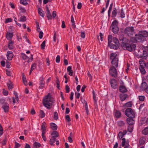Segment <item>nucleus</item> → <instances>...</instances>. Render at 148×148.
<instances>
[{"label":"nucleus","instance_id":"obj_47","mask_svg":"<svg viewBox=\"0 0 148 148\" xmlns=\"http://www.w3.org/2000/svg\"><path fill=\"white\" fill-rule=\"evenodd\" d=\"M21 55L22 58L24 60H26L27 58V56L25 53H22Z\"/></svg>","mask_w":148,"mask_h":148},{"label":"nucleus","instance_id":"obj_58","mask_svg":"<svg viewBox=\"0 0 148 148\" xmlns=\"http://www.w3.org/2000/svg\"><path fill=\"white\" fill-rule=\"evenodd\" d=\"M45 133H42V138L44 140V141H46V138L45 137Z\"/></svg>","mask_w":148,"mask_h":148},{"label":"nucleus","instance_id":"obj_63","mask_svg":"<svg viewBox=\"0 0 148 148\" xmlns=\"http://www.w3.org/2000/svg\"><path fill=\"white\" fill-rule=\"evenodd\" d=\"M128 131L130 132H131L132 131L133 128L131 126H129L128 127Z\"/></svg>","mask_w":148,"mask_h":148},{"label":"nucleus","instance_id":"obj_23","mask_svg":"<svg viewBox=\"0 0 148 148\" xmlns=\"http://www.w3.org/2000/svg\"><path fill=\"white\" fill-rule=\"evenodd\" d=\"M38 11L39 14L40 15V16H41L42 17H44L45 16V14L44 12L42 11V10L39 8H38Z\"/></svg>","mask_w":148,"mask_h":148},{"label":"nucleus","instance_id":"obj_42","mask_svg":"<svg viewBox=\"0 0 148 148\" xmlns=\"http://www.w3.org/2000/svg\"><path fill=\"white\" fill-rule=\"evenodd\" d=\"M56 83L57 84V87L59 89L60 87V82L59 81L58 78V77H57L56 78Z\"/></svg>","mask_w":148,"mask_h":148},{"label":"nucleus","instance_id":"obj_45","mask_svg":"<svg viewBox=\"0 0 148 148\" xmlns=\"http://www.w3.org/2000/svg\"><path fill=\"white\" fill-rule=\"evenodd\" d=\"M53 118L54 120H57L58 119V114L56 112H54Z\"/></svg>","mask_w":148,"mask_h":148},{"label":"nucleus","instance_id":"obj_14","mask_svg":"<svg viewBox=\"0 0 148 148\" xmlns=\"http://www.w3.org/2000/svg\"><path fill=\"white\" fill-rule=\"evenodd\" d=\"M119 90L120 92H125L127 91L126 87L123 86H121L119 88Z\"/></svg>","mask_w":148,"mask_h":148},{"label":"nucleus","instance_id":"obj_28","mask_svg":"<svg viewBox=\"0 0 148 148\" xmlns=\"http://www.w3.org/2000/svg\"><path fill=\"white\" fill-rule=\"evenodd\" d=\"M22 76L23 82L25 85L26 86L27 85V81L25 76L24 75V73L22 74Z\"/></svg>","mask_w":148,"mask_h":148},{"label":"nucleus","instance_id":"obj_49","mask_svg":"<svg viewBox=\"0 0 148 148\" xmlns=\"http://www.w3.org/2000/svg\"><path fill=\"white\" fill-rule=\"evenodd\" d=\"M118 24V22L116 20L114 21L112 23V26H117V25Z\"/></svg>","mask_w":148,"mask_h":148},{"label":"nucleus","instance_id":"obj_46","mask_svg":"<svg viewBox=\"0 0 148 148\" xmlns=\"http://www.w3.org/2000/svg\"><path fill=\"white\" fill-rule=\"evenodd\" d=\"M26 18L25 16H22L21 17L20 21L21 22H24L26 21Z\"/></svg>","mask_w":148,"mask_h":148},{"label":"nucleus","instance_id":"obj_39","mask_svg":"<svg viewBox=\"0 0 148 148\" xmlns=\"http://www.w3.org/2000/svg\"><path fill=\"white\" fill-rule=\"evenodd\" d=\"M40 116L41 118L44 117L45 115V114L44 112L42 110H40Z\"/></svg>","mask_w":148,"mask_h":148},{"label":"nucleus","instance_id":"obj_10","mask_svg":"<svg viewBox=\"0 0 148 148\" xmlns=\"http://www.w3.org/2000/svg\"><path fill=\"white\" fill-rule=\"evenodd\" d=\"M6 56L7 59L9 60H12L14 56L12 52V51H8L6 54Z\"/></svg>","mask_w":148,"mask_h":148},{"label":"nucleus","instance_id":"obj_33","mask_svg":"<svg viewBox=\"0 0 148 148\" xmlns=\"http://www.w3.org/2000/svg\"><path fill=\"white\" fill-rule=\"evenodd\" d=\"M112 42H113L116 45H119V42L118 39L115 37H113Z\"/></svg>","mask_w":148,"mask_h":148},{"label":"nucleus","instance_id":"obj_57","mask_svg":"<svg viewBox=\"0 0 148 148\" xmlns=\"http://www.w3.org/2000/svg\"><path fill=\"white\" fill-rule=\"evenodd\" d=\"M65 89L66 90V93H69L70 91V88L68 85H66Z\"/></svg>","mask_w":148,"mask_h":148},{"label":"nucleus","instance_id":"obj_26","mask_svg":"<svg viewBox=\"0 0 148 148\" xmlns=\"http://www.w3.org/2000/svg\"><path fill=\"white\" fill-rule=\"evenodd\" d=\"M52 137H58L59 136L58 133L57 131H53L52 132L51 134Z\"/></svg>","mask_w":148,"mask_h":148},{"label":"nucleus","instance_id":"obj_18","mask_svg":"<svg viewBox=\"0 0 148 148\" xmlns=\"http://www.w3.org/2000/svg\"><path fill=\"white\" fill-rule=\"evenodd\" d=\"M112 30L114 34H117L118 33L119 29L117 26H112Z\"/></svg>","mask_w":148,"mask_h":148},{"label":"nucleus","instance_id":"obj_37","mask_svg":"<svg viewBox=\"0 0 148 148\" xmlns=\"http://www.w3.org/2000/svg\"><path fill=\"white\" fill-rule=\"evenodd\" d=\"M145 67H140L139 69L141 73L143 74H145L146 73V71L144 69Z\"/></svg>","mask_w":148,"mask_h":148},{"label":"nucleus","instance_id":"obj_6","mask_svg":"<svg viewBox=\"0 0 148 148\" xmlns=\"http://www.w3.org/2000/svg\"><path fill=\"white\" fill-rule=\"evenodd\" d=\"M134 31V27L132 26L126 27L124 31L125 33L127 34L129 36L132 35L133 34V33Z\"/></svg>","mask_w":148,"mask_h":148},{"label":"nucleus","instance_id":"obj_16","mask_svg":"<svg viewBox=\"0 0 148 148\" xmlns=\"http://www.w3.org/2000/svg\"><path fill=\"white\" fill-rule=\"evenodd\" d=\"M2 108L5 112H8L9 111V105L8 104H5L2 106Z\"/></svg>","mask_w":148,"mask_h":148},{"label":"nucleus","instance_id":"obj_55","mask_svg":"<svg viewBox=\"0 0 148 148\" xmlns=\"http://www.w3.org/2000/svg\"><path fill=\"white\" fill-rule=\"evenodd\" d=\"M147 54L146 51H144L143 55L142 56V57H144L145 58L146 57H147Z\"/></svg>","mask_w":148,"mask_h":148},{"label":"nucleus","instance_id":"obj_34","mask_svg":"<svg viewBox=\"0 0 148 148\" xmlns=\"http://www.w3.org/2000/svg\"><path fill=\"white\" fill-rule=\"evenodd\" d=\"M56 138L52 137L50 140V144L51 145H53V143L56 141Z\"/></svg>","mask_w":148,"mask_h":148},{"label":"nucleus","instance_id":"obj_64","mask_svg":"<svg viewBox=\"0 0 148 148\" xmlns=\"http://www.w3.org/2000/svg\"><path fill=\"white\" fill-rule=\"evenodd\" d=\"M15 145L14 147V148H18L20 146V145L18 143L16 142H15Z\"/></svg>","mask_w":148,"mask_h":148},{"label":"nucleus","instance_id":"obj_27","mask_svg":"<svg viewBox=\"0 0 148 148\" xmlns=\"http://www.w3.org/2000/svg\"><path fill=\"white\" fill-rule=\"evenodd\" d=\"M145 143V140L144 138L142 137L139 139V143L140 145H143Z\"/></svg>","mask_w":148,"mask_h":148},{"label":"nucleus","instance_id":"obj_38","mask_svg":"<svg viewBox=\"0 0 148 148\" xmlns=\"http://www.w3.org/2000/svg\"><path fill=\"white\" fill-rule=\"evenodd\" d=\"M117 123L118 125L120 126H122L124 125V122L122 121H119L117 122Z\"/></svg>","mask_w":148,"mask_h":148},{"label":"nucleus","instance_id":"obj_40","mask_svg":"<svg viewBox=\"0 0 148 148\" xmlns=\"http://www.w3.org/2000/svg\"><path fill=\"white\" fill-rule=\"evenodd\" d=\"M112 6H113V3H112L110 5V6L109 8V10H108V16H110V13L112 9Z\"/></svg>","mask_w":148,"mask_h":148},{"label":"nucleus","instance_id":"obj_35","mask_svg":"<svg viewBox=\"0 0 148 148\" xmlns=\"http://www.w3.org/2000/svg\"><path fill=\"white\" fill-rule=\"evenodd\" d=\"M117 14V11L116 8H114L113 10L112 11V17H115Z\"/></svg>","mask_w":148,"mask_h":148},{"label":"nucleus","instance_id":"obj_9","mask_svg":"<svg viewBox=\"0 0 148 148\" xmlns=\"http://www.w3.org/2000/svg\"><path fill=\"white\" fill-rule=\"evenodd\" d=\"M46 16L48 18V20H51L52 19V16L51 14L50 11L49 10L48 7L47 6V5L46 7Z\"/></svg>","mask_w":148,"mask_h":148},{"label":"nucleus","instance_id":"obj_32","mask_svg":"<svg viewBox=\"0 0 148 148\" xmlns=\"http://www.w3.org/2000/svg\"><path fill=\"white\" fill-rule=\"evenodd\" d=\"M142 133L143 134L145 135H147L148 134V127H146L142 131Z\"/></svg>","mask_w":148,"mask_h":148},{"label":"nucleus","instance_id":"obj_13","mask_svg":"<svg viewBox=\"0 0 148 148\" xmlns=\"http://www.w3.org/2000/svg\"><path fill=\"white\" fill-rule=\"evenodd\" d=\"M108 45L110 46V48L111 49H117L118 47V45L115 44H113L112 43H108Z\"/></svg>","mask_w":148,"mask_h":148},{"label":"nucleus","instance_id":"obj_43","mask_svg":"<svg viewBox=\"0 0 148 148\" xmlns=\"http://www.w3.org/2000/svg\"><path fill=\"white\" fill-rule=\"evenodd\" d=\"M112 36L111 35H109L108 36V44H110L112 42Z\"/></svg>","mask_w":148,"mask_h":148},{"label":"nucleus","instance_id":"obj_29","mask_svg":"<svg viewBox=\"0 0 148 148\" xmlns=\"http://www.w3.org/2000/svg\"><path fill=\"white\" fill-rule=\"evenodd\" d=\"M71 21L72 23V25L73 28H75L76 26L75 24V21L73 15H72L71 16Z\"/></svg>","mask_w":148,"mask_h":148},{"label":"nucleus","instance_id":"obj_59","mask_svg":"<svg viewBox=\"0 0 148 148\" xmlns=\"http://www.w3.org/2000/svg\"><path fill=\"white\" fill-rule=\"evenodd\" d=\"M43 33L42 31H39V37L40 39H41L43 37Z\"/></svg>","mask_w":148,"mask_h":148},{"label":"nucleus","instance_id":"obj_44","mask_svg":"<svg viewBox=\"0 0 148 148\" xmlns=\"http://www.w3.org/2000/svg\"><path fill=\"white\" fill-rule=\"evenodd\" d=\"M27 1L24 0H20V3L25 5H27L28 3L26 2Z\"/></svg>","mask_w":148,"mask_h":148},{"label":"nucleus","instance_id":"obj_54","mask_svg":"<svg viewBox=\"0 0 148 148\" xmlns=\"http://www.w3.org/2000/svg\"><path fill=\"white\" fill-rule=\"evenodd\" d=\"M12 21V19L11 18H8L6 19L5 21V23H8L9 22H11Z\"/></svg>","mask_w":148,"mask_h":148},{"label":"nucleus","instance_id":"obj_21","mask_svg":"<svg viewBox=\"0 0 148 148\" xmlns=\"http://www.w3.org/2000/svg\"><path fill=\"white\" fill-rule=\"evenodd\" d=\"M71 66H69L67 67V71L69 72V74L70 76H72L73 75V71L71 69Z\"/></svg>","mask_w":148,"mask_h":148},{"label":"nucleus","instance_id":"obj_25","mask_svg":"<svg viewBox=\"0 0 148 148\" xmlns=\"http://www.w3.org/2000/svg\"><path fill=\"white\" fill-rule=\"evenodd\" d=\"M13 42L11 40L9 41L8 45V47L10 49H13Z\"/></svg>","mask_w":148,"mask_h":148},{"label":"nucleus","instance_id":"obj_19","mask_svg":"<svg viewBox=\"0 0 148 148\" xmlns=\"http://www.w3.org/2000/svg\"><path fill=\"white\" fill-rule=\"evenodd\" d=\"M139 33L145 38L146 37H147L148 36V33L146 31H139Z\"/></svg>","mask_w":148,"mask_h":148},{"label":"nucleus","instance_id":"obj_17","mask_svg":"<svg viewBox=\"0 0 148 148\" xmlns=\"http://www.w3.org/2000/svg\"><path fill=\"white\" fill-rule=\"evenodd\" d=\"M139 62L140 64V67H145L146 66V63L143 59H140L139 61Z\"/></svg>","mask_w":148,"mask_h":148},{"label":"nucleus","instance_id":"obj_20","mask_svg":"<svg viewBox=\"0 0 148 148\" xmlns=\"http://www.w3.org/2000/svg\"><path fill=\"white\" fill-rule=\"evenodd\" d=\"M51 128L53 130H56L57 129V126L56 124L53 123H51L50 124Z\"/></svg>","mask_w":148,"mask_h":148},{"label":"nucleus","instance_id":"obj_60","mask_svg":"<svg viewBox=\"0 0 148 148\" xmlns=\"http://www.w3.org/2000/svg\"><path fill=\"white\" fill-rule=\"evenodd\" d=\"M37 25V31L38 32H39L40 30V28L39 27V24L38 22H36Z\"/></svg>","mask_w":148,"mask_h":148},{"label":"nucleus","instance_id":"obj_15","mask_svg":"<svg viewBox=\"0 0 148 148\" xmlns=\"http://www.w3.org/2000/svg\"><path fill=\"white\" fill-rule=\"evenodd\" d=\"M46 124L45 122H44L42 123L41 125V130L42 133H46L45 131L46 130Z\"/></svg>","mask_w":148,"mask_h":148},{"label":"nucleus","instance_id":"obj_31","mask_svg":"<svg viewBox=\"0 0 148 148\" xmlns=\"http://www.w3.org/2000/svg\"><path fill=\"white\" fill-rule=\"evenodd\" d=\"M132 106V102L130 101H129L127 103H126L123 106V107H131Z\"/></svg>","mask_w":148,"mask_h":148},{"label":"nucleus","instance_id":"obj_24","mask_svg":"<svg viewBox=\"0 0 148 148\" xmlns=\"http://www.w3.org/2000/svg\"><path fill=\"white\" fill-rule=\"evenodd\" d=\"M148 87L147 84L146 82H143L141 84V87L143 90L145 89Z\"/></svg>","mask_w":148,"mask_h":148},{"label":"nucleus","instance_id":"obj_7","mask_svg":"<svg viewBox=\"0 0 148 148\" xmlns=\"http://www.w3.org/2000/svg\"><path fill=\"white\" fill-rule=\"evenodd\" d=\"M116 67L112 66L109 69L110 74L113 77H116L117 76V71Z\"/></svg>","mask_w":148,"mask_h":148},{"label":"nucleus","instance_id":"obj_51","mask_svg":"<svg viewBox=\"0 0 148 148\" xmlns=\"http://www.w3.org/2000/svg\"><path fill=\"white\" fill-rule=\"evenodd\" d=\"M45 40L43 42L41 45V48L42 49H44L45 45Z\"/></svg>","mask_w":148,"mask_h":148},{"label":"nucleus","instance_id":"obj_30","mask_svg":"<svg viewBox=\"0 0 148 148\" xmlns=\"http://www.w3.org/2000/svg\"><path fill=\"white\" fill-rule=\"evenodd\" d=\"M115 115L117 118H119L121 116V112L119 111H116L115 113Z\"/></svg>","mask_w":148,"mask_h":148},{"label":"nucleus","instance_id":"obj_56","mask_svg":"<svg viewBox=\"0 0 148 148\" xmlns=\"http://www.w3.org/2000/svg\"><path fill=\"white\" fill-rule=\"evenodd\" d=\"M36 66V64L34 63L31 66V71H32L33 70L35 69Z\"/></svg>","mask_w":148,"mask_h":148},{"label":"nucleus","instance_id":"obj_4","mask_svg":"<svg viewBox=\"0 0 148 148\" xmlns=\"http://www.w3.org/2000/svg\"><path fill=\"white\" fill-rule=\"evenodd\" d=\"M146 40V38L140 34H136L135 37L131 38V41L132 42H142Z\"/></svg>","mask_w":148,"mask_h":148},{"label":"nucleus","instance_id":"obj_50","mask_svg":"<svg viewBox=\"0 0 148 148\" xmlns=\"http://www.w3.org/2000/svg\"><path fill=\"white\" fill-rule=\"evenodd\" d=\"M139 100L141 101H144L145 97L143 96H140L138 97Z\"/></svg>","mask_w":148,"mask_h":148},{"label":"nucleus","instance_id":"obj_3","mask_svg":"<svg viewBox=\"0 0 148 148\" xmlns=\"http://www.w3.org/2000/svg\"><path fill=\"white\" fill-rule=\"evenodd\" d=\"M117 54L115 53H111L110 55V59L112 60V66L117 68L118 64V58L117 57Z\"/></svg>","mask_w":148,"mask_h":148},{"label":"nucleus","instance_id":"obj_5","mask_svg":"<svg viewBox=\"0 0 148 148\" xmlns=\"http://www.w3.org/2000/svg\"><path fill=\"white\" fill-rule=\"evenodd\" d=\"M125 114L127 116L131 118H134L135 116V112L130 108H128L126 110Z\"/></svg>","mask_w":148,"mask_h":148},{"label":"nucleus","instance_id":"obj_11","mask_svg":"<svg viewBox=\"0 0 148 148\" xmlns=\"http://www.w3.org/2000/svg\"><path fill=\"white\" fill-rule=\"evenodd\" d=\"M127 96V95L124 93L121 94L119 95L120 100L121 101H123L125 100Z\"/></svg>","mask_w":148,"mask_h":148},{"label":"nucleus","instance_id":"obj_52","mask_svg":"<svg viewBox=\"0 0 148 148\" xmlns=\"http://www.w3.org/2000/svg\"><path fill=\"white\" fill-rule=\"evenodd\" d=\"M125 14L124 13L123 10L122 9L121 13V17L122 18H123L125 17Z\"/></svg>","mask_w":148,"mask_h":148},{"label":"nucleus","instance_id":"obj_48","mask_svg":"<svg viewBox=\"0 0 148 148\" xmlns=\"http://www.w3.org/2000/svg\"><path fill=\"white\" fill-rule=\"evenodd\" d=\"M124 136V134H123V132H119L118 134V136L119 138L120 139L122 138L123 136Z\"/></svg>","mask_w":148,"mask_h":148},{"label":"nucleus","instance_id":"obj_12","mask_svg":"<svg viewBox=\"0 0 148 148\" xmlns=\"http://www.w3.org/2000/svg\"><path fill=\"white\" fill-rule=\"evenodd\" d=\"M133 119L129 118H127V123L130 125H133L134 123V121Z\"/></svg>","mask_w":148,"mask_h":148},{"label":"nucleus","instance_id":"obj_36","mask_svg":"<svg viewBox=\"0 0 148 148\" xmlns=\"http://www.w3.org/2000/svg\"><path fill=\"white\" fill-rule=\"evenodd\" d=\"M34 145L35 148H37L39 147L41 145L39 143L36 142L34 143Z\"/></svg>","mask_w":148,"mask_h":148},{"label":"nucleus","instance_id":"obj_41","mask_svg":"<svg viewBox=\"0 0 148 148\" xmlns=\"http://www.w3.org/2000/svg\"><path fill=\"white\" fill-rule=\"evenodd\" d=\"M7 85L9 89H12L13 88V85L11 82H10L9 83H8Z\"/></svg>","mask_w":148,"mask_h":148},{"label":"nucleus","instance_id":"obj_1","mask_svg":"<svg viewBox=\"0 0 148 148\" xmlns=\"http://www.w3.org/2000/svg\"><path fill=\"white\" fill-rule=\"evenodd\" d=\"M131 41V39L129 41L127 39L124 38L121 43V46L124 49L131 52L135 49L136 47L135 45Z\"/></svg>","mask_w":148,"mask_h":148},{"label":"nucleus","instance_id":"obj_61","mask_svg":"<svg viewBox=\"0 0 148 148\" xmlns=\"http://www.w3.org/2000/svg\"><path fill=\"white\" fill-rule=\"evenodd\" d=\"M3 95L5 96H7L8 94V92L7 90H6L5 89H3Z\"/></svg>","mask_w":148,"mask_h":148},{"label":"nucleus","instance_id":"obj_8","mask_svg":"<svg viewBox=\"0 0 148 148\" xmlns=\"http://www.w3.org/2000/svg\"><path fill=\"white\" fill-rule=\"evenodd\" d=\"M110 83L112 88L114 89L116 88L117 83L115 79L113 78L111 79L110 81Z\"/></svg>","mask_w":148,"mask_h":148},{"label":"nucleus","instance_id":"obj_2","mask_svg":"<svg viewBox=\"0 0 148 148\" xmlns=\"http://www.w3.org/2000/svg\"><path fill=\"white\" fill-rule=\"evenodd\" d=\"M43 104L48 109H50V106L52 105V101L49 93L46 96L43 100Z\"/></svg>","mask_w":148,"mask_h":148},{"label":"nucleus","instance_id":"obj_22","mask_svg":"<svg viewBox=\"0 0 148 148\" xmlns=\"http://www.w3.org/2000/svg\"><path fill=\"white\" fill-rule=\"evenodd\" d=\"M13 36V34L10 32H7L6 35V38L8 40L11 39Z\"/></svg>","mask_w":148,"mask_h":148},{"label":"nucleus","instance_id":"obj_62","mask_svg":"<svg viewBox=\"0 0 148 148\" xmlns=\"http://www.w3.org/2000/svg\"><path fill=\"white\" fill-rule=\"evenodd\" d=\"M6 74L7 75L10 76L11 75V72L8 69H6Z\"/></svg>","mask_w":148,"mask_h":148},{"label":"nucleus","instance_id":"obj_53","mask_svg":"<svg viewBox=\"0 0 148 148\" xmlns=\"http://www.w3.org/2000/svg\"><path fill=\"white\" fill-rule=\"evenodd\" d=\"M60 57L59 55H58L57 56L56 61L57 63H58L60 62Z\"/></svg>","mask_w":148,"mask_h":148}]
</instances>
